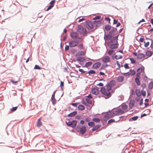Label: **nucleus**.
Wrapping results in <instances>:
<instances>
[{
	"mask_svg": "<svg viewBox=\"0 0 153 153\" xmlns=\"http://www.w3.org/2000/svg\"><path fill=\"white\" fill-rule=\"evenodd\" d=\"M109 111L107 112L105 115L103 117V119L104 121H106L110 118L114 117L115 116L114 111Z\"/></svg>",
	"mask_w": 153,
	"mask_h": 153,
	"instance_id": "f257e3e1",
	"label": "nucleus"
},
{
	"mask_svg": "<svg viewBox=\"0 0 153 153\" xmlns=\"http://www.w3.org/2000/svg\"><path fill=\"white\" fill-rule=\"evenodd\" d=\"M111 88H108V91H106L105 88L102 87L101 88L100 91L102 94L109 97L111 96V93L109 92V91L111 90Z\"/></svg>",
	"mask_w": 153,
	"mask_h": 153,
	"instance_id": "f03ea898",
	"label": "nucleus"
},
{
	"mask_svg": "<svg viewBox=\"0 0 153 153\" xmlns=\"http://www.w3.org/2000/svg\"><path fill=\"white\" fill-rule=\"evenodd\" d=\"M76 128L77 131L80 133L82 134H84L86 131V127L85 126H82L80 127L78 125Z\"/></svg>",
	"mask_w": 153,
	"mask_h": 153,
	"instance_id": "7ed1b4c3",
	"label": "nucleus"
},
{
	"mask_svg": "<svg viewBox=\"0 0 153 153\" xmlns=\"http://www.w3.org/2000/svg\"><path fill=\"white\" fill-rule=\"evenodd\" d=\"M77 31L80 34H82L84 33V34L87 33L86 29L84 28L83 26L81 25H79L78 26Z\"/></svg>",
	"mask_w": 153,
	"mask_h": 153,
	"instance_id": "20e7f679",
	"label": "nucleus"
},
{
	"mask_svg": "<svg viewBox=\"0 0 153 153\" xmlns=\"http://www.w3.org/2000/svg\"><path fill=\"white\" fill-rule=\"evenodd\" d=\"M66 122L68 126L74 128L76 127L77 122L76 120H73L71 121H68V122L66 121Z\"/></svg>",
	"mask_w": 153,
	"mask_h": 153,
	"instance_id": "39448f33",
	"label": "nucleus"
},
{
	"mask_svg": "<svg viewBox=\"0 0 153 153\" xmlns=\"http://www.w3.org/2000/svg\"><path fill=\"white\" fill-rule=\"evenodd\" d=\"M119 35L115 36L113 37L112 39H110V41L108 43V44L109 45L110 43H118V39Z\"/></svg>",
	"mask_w": 153,
	"mask_h": 153,
	"instance_id": "423d86ee",
	"label": "nucleus"
},
{
	"mask_svg": "<svg viewBox=\"0 0 153 153\" xmlns=\"http://www.w3.org/2000/svg\"><path fill=\"white\" fill-rule=\"evenodd\" d=\"M86 27L88 30H90L93 28V26L91 21H88L86 22Z\"/></svg>",
	"mask_w": 153,
	"mask_h": 153,
	"instance_id": "0eeeda50",
	"label": "nucleus"
},
{
	"mask_svg": "<svg viewBox=\"0 0 153 153\" xmlns=\"http://www.w3.org/2000/svg\"><path fill=\"white\" fill-rule=\"evenodd\" d=\"M114 116H117L119 115H121L125 113V111L122 110L121 109H117L116 111H114Z\"/></svg>",
	"mask_w": 153,
	"mask_h": 153,
	"instance_id": "6e6552de",
	"label": "nucleus"
},
{
	"mask_svg": "<svg viewBox=\"0 0 153 153\" xmlns=\"http://www.w3.org/2000/svg\"><path fill=\"white\" fill-rule=\"evenodd\" d=\"M115 85V82L113 80H111L110 82H108L106 85L107 87H110L111 88V87Z\"/></svg>",
	"mask_w": 153,
	"mask_h": 153,
	"instance_id": "1a4fd4ad",
	"label": "nucleus"
},
{
	"mask_svg": "<svg viewBox=\"0 0 153 153\" xmlns=\"http://www.w3.org/2000/svg\"><path fill=\"white\" fill-rule=\"evenodd\" d=\"M69 44L70 47H73L79 44V42L76 41H72L69 42Z\"/></svg>",
	"mask_w": 153,
	"mask_h": 153,
	"instance_id": "9d476101",
	"label": "nucleus"
},
{
	"mask_svg": "<svg viewBox=\"0 0 153 153\" xmlns=\"http://www.w3.org/2000/svg\"><path fill=\"white\" fill-rule=\"evenodd\" d=\"M70 36L73 39H77L78 37V34L77 32H72L70 33Z\"/></svg>",
	"mask_w": 153,
	"mask_h": 153,
	"instance_id": "9b49d317",
	"label": "nucleus"
},
{
	"mask_svg": "<svg viewBox=\"0 0 153 153\" xmlns=\"http://www.w3.org/2000/svg\"><path fill=\"white\" fill-rule=\"evenodd\" d=\"M112 37V35L110 33H109L107 34L105 36V35L104 37V39L105 40H109L111 39Z\"/></svg>",
	"mask_w": 153,
	"mask_h": 153,
	"instance_id": "f8f14e48",
	"label": "nucleus"
},
{
	"mask_svg": "<svg viewBox=\"0 0 153 153\" xmlns=\"http://www.w3.org/2000/svg\"><path fill=\"white\" fill-rule=\"evenodd\" d=\"M103 19H101V20H98L93 21L94 24L96 25L97 27H99L102 24V21Z\"/></svg>",
	"mask_w": 153,
	"mask_h": 153,
	"instance_id": "ddd939ff",
	"label": "nucleus"
},
{
	"mask_svg": "<svg viewBox=\"0 0 153 153\" xmlns=\"http://www.w3.org/2000/svg\"><path fill=\"white\" fill-rule=\"evenodd\" d=\"M101 64L100 62H96L93 65L92 68L96 69L100 67L101 66Z\"/></svg>",
	"mask_w": 153,
	"mask_h": 153,
	"instance_id": "4468645a",
	"label": "nucleus"
},
{
	"mask_svg": "<svg viewBox=\"0 0 153 153\" xmlns=\"http://www.w3.org/2000/svg\"><path fill=\"white\" fill-rule=\"evenodd\" d=\"M118 43L111 44L110 46V48L111 49H117L118 48Z\"/></svg>",
	"mask_w": 153,
	"mask_h": 153,
	"instance_id": "2eb2a0df",
	"label": "nucleus"
},
{
	"mask_svg": "<svg viewBox=\"0 0 153 153\" xmlns=\"http://www.w3.org/2000/svg\"><path fill=\"white\" fill-rule=\"evenodd\" d=\"M91 92L93 94L97 95L99 93V91L97 89L94 88L92 89Z\"/></svg>",
	"mask_w": 153,
	"mask_h": 153,
	"instance_id": "dca6fc26",
	"label": "nucleus"
},
{
	"mask_svg": "<svg viewBox=\"0 0 153 153\" xmlns=\"http://www.w3.org/2000/svg\"><path fill=\"white\" fill-rule=\"evenodd\" d=\"M110 58L109 56H106L102 60V61L104 63H106L110 61Z\"/></svg>",
	"mask_w": 153,
	"mask_h": 153,
	"instance_id": "f3484780",
	"label": "nucleus"
},
{
	"mask_svg": "<svg viewBox=\"0 0 153 153\" xmlns=\"http://www.w3.org/2000/svg\"><path fill=\"white\" fill-rule=\"evenodd\" d=\"M76 60L79 62H83L85 60V59L84 57H79L77 58Z\"/></svg>",
	"mask_w": 153,
	"mask_h": 153,
	"instance_id": "a211bd4d",
	"label": "nucleus"
},
{
	"mask_svg": "<svg viewBox=\"0 0 153 153\" xmlns=\"http://www.w3.org/2000/svg\"><path fill=\"white\" fill-rule=\"evenodd\" d=\"M145 56V55L143 53H140L137 55V58L138 59H142Z\"/></svg>",
	"mask_w": 153,
	"mask_h": 153,
	"instance_id": "6ab92c4d",
	"label": "nucleus"
},
{
	"mask_svg": "<svg viewBox=\"0 0 153 153\" xmlns=\"http://www.w3.org/2000/svg\"><path fill=\"white\" fill-rule=\"evenodd\" d=\"M77 114L76 111H74L68 115V117H73L75 116Z\"/></svg>",
	"mask_w": 153,
	"mask_h": 153,
	"instance_id": "aec40b11",
	"label": "nucleus"
},
{
	"mask_svg": "<svg viewBox=\"0 0 153 153\" xmlns=\"http://www.w3.org/2000/svg\"><path fill=\"white\" fill-rule=\"evenodd\" d=\"M135 102L134 100H131L129 103V107L130 108L132 109L133 107L134 106L135 104Z\"/></svg>",
	"mask_w": 153,
	"mask_h": 153,
	"instance_id": "412c9836",
	"label": "nucleus"
},
{
	"mask_svg": "<svg viewBox=\"0 0 153 153\" xmlns=\"http://www.w3.org/2000/svg\"><path fill=\"white\" fill-rule=\"evenodd\" d=\"M122 108L125 113L128 111V106L126 104L123 105L122 106Z\"/></svg>",
	"mask_w": 153,
	"mask_h": 153,
	"instance_id": "4be33fe9",
	"label": "nucleus"
},
{
	"mask_svg": "<svg viewBox=\"0 0 153 153\" xmlns=\"http://www.w3.org/2000/svg\"><path fill=\"white\" fill-rule=\"evenodd\" d=\"M135 93L137 96L140 97L141 96V94L140 91V89H137L135 91Z\"/></svg>",
	"mask_w": 153,
	"mask_h": 153,
	"instance_id": "5701e85b",
	"label": "nucleus"
},
{
	"mask_svg": "<svg viewBox=\"0 0 153 153\" xmlns=\"http://www.w3.org/2000/svg\"><path fill=\"white\" fill-rule=\"evenodd\" d=\"M41 119V118H40L37 122V126L38 127H40L42 125V123L40 121Z\"/></svg>",
	"mask_w": 153,
	"mask_h": 153,
	"instance_id": "b1692460",
	"label": "nucleus"
},
{
	"mask_svg": "<svg viewBox=\"0 0 153 153\" xmlns=\"http://www.w3.org/2000/svg\"><path fill=\"white\" fill-rule=\"evenodd\" d=\"M124 80V77L122 76H119L117 78V80L119 82H121Z\"/></svg>",
	"mask_w": 153,
	"mask_h": 153,
	"instance_id": "393cba45",
	"label": "nucleus"
},
{
	"mask_svg": "<svg viewBox=\"0 0 153 153\" xmlns=\"http://www.w3.org/2000/svg\"><path fill=\"white\" fill-rule=\"evenodd\" d=\"M111 27H112L111 25H107L105 26V29L106 30L108 31L111 29Z\"/></svg>",
	"mask_w": 153,
	"mask_h": 153,
	"instance_id": "a878e982",
	"label": "nucleus"
},
{
	"mask_svg": "<svg viewBox=\"0 0 153 153\" xmlns=\"http://www.w3.org/2000/svg\"><path fill=\"white\" fill-rule=\"evenodd\" d=\"M92 64V62H86L84 66L83 67L88 68V67L90 66Z\"/></svg>",
	"mask_w": 153,
	"mask_h": 153,
	"instance_id": "bb28decb",
	"label": "nucleus"
},
{
	"mask_svg": "<svg viewBox=\"0 0 153 153\" xmlns=\"http://www.w3.org/2000/svg\"><path fill=\"white\" fill-rule=\"evenodd\" d=\"M85 107L84 105H79L78 106V109L79 110H80L81 111H82V110H84L85 109Z\"/></svg>",
	"mask_w": 153,
	"mask_h": 153,
	"instance_id": "cd10ccee",
	"label": "nucleus"
},
{
	"mask_svg": "<svg viewBox=\"0 0 153 153\" xmlns=\"http://www.w3.org/2000/svg\"><path fill=\"white\" fill-rule=\"evenodd\" d=\"M146 56H150L152 55V53L151 51H148L146 52Z\"/></svg>",
	"mask_w": 153,
	"mask_h": 153,
	"instance_id": "c85d7f7f",
	"label": "nucleus"
},
{
	"mask_svg": "<svg viewBox=\"0 0 153 153\" xmlns=\"http://www.w3.org/2000/svg\"><path fill=\"white\" fill-rule=\"evenodd\" d=\"M100 127V125H97L95 126H93V127L92 129V130L93 131H96L97 129L99 128Z\"/></svg>",
	"mask_w": 153,
	"mask_h": 153,
	"instance_id": "c756f323",
	"label": "nucleus"
},
{
	"mask_svg": "<svg viewBox=\"0 0 153 153\" xmlns=\"http://www.w3.org/2000/svg\"><path fill=\"white\" fill-rule=\"evenodd\" d=\"M135 81L138 85H140V82L139 79L138 77H136L135 78Z\"/></svg>",
	"mask_w": 153,
	"mask_h": 153,
	"instance_id": "7c9ffc66",
	"label": "nucleus"
},
{
	"mask_svg": "<svg viewBox=\"0 0 153 153\" xmlns=\"http://www.w3.org/2000/svg\"><path fill=\"white\" fill-rule=\"evenodd\" d=\"M138 118V116H135L133 117H132L130 119H129V121H131V120H132L133 121H135L137 120Z\"/></svg>",
	"mask_w": 153,
	"mask_h": 153,
	"instance_id": "2f4dec72",
	"label": "nucleus"
},
{
	"mask_svg": "<svg viewBox=\"0 0 153 153\" xmlns=\"http://www.w3.org/2000/svg\"><path fill=\"white\" fill-rule=\"evenodd\" d=\"M92 121L97 123H99L100 121V119L98 118H95L92 119Z\"/></svg>",
	"mask_w": 153,
	"mask_h": 153,
	"instance_id": "473e14b6",
	"label": "nucleus"
},
{
	"mask_svg": "<svg viewBox=\"0 0 153 153\" xmlns=\"http://www.w3.org/2000/svg\"><path fill=\"white\" fill-rule=\"evenodd\" d=\"M88 125L89 126L92 127L94 126L95 124L93 122H91L88 123Z\"/></svg>",
	"mask_w": 153,
	"mask_h": 153,
	"instance_id": "72a5a7b5",
	"label": "nucleus"
},
{
	"mask_svg": "<svg viewBox=\"0 0 153 153\" xmlns=\"http://www.w3.org/2000/svg\"><path fill=\"white\" fill-rule=\"evenodd\" d=\"M112 28L113 29L111 30V31H110L109 32V33L111 34L113 36H114V34H113V33L114 32H115V28L114 27H112Z\"/></svg>",
	"mask_w": 153,
	"mask_h": 153,
	"instance_id": "f704fd0d",
	"label": "nucleus"
},
{
	"mask_svg": "<svg viewBox=\"0 0 153 153\" xmlns=\"http://www.w3.org/2000/svg\"><path fill=\"white\" fill-rule=\"evenodd\" d=\"M143 68L142 67L139 68L137 70V72L140 74H141L143 71Z\"/></svg>",
	"mask_w": 153,
	"mask_h": 153,
	"instance_id": "c9c22d12",
	"label": "nucleus"
},
{
	"mask_svg": "<svg viewBox=\"0 0 153 153\" xmlns=\"http://www.w3.org/2000/svg\"><path fill=\"white\" fill-rule=\"evenodd\" d=\"M148 87L150 89H152L153 88V82H151L148 85Z\"/></svg>",
	"mask_w": 153,
	"mask_h": 153,
	"instance_id": "e433bc0d",
	"label": "nucleus"
},
{
	"mask_svg": "<svg viewBox=\"0 0 153 153\" xmlns=\"http://www.w3.org/2000/svg\"><path fill=\"white\" fill-rule=\"evenodd\" d=\"M84 54V52L83 51H79L77 53L76 55L78 56H80L83 55Z\"/></svg>",
	"mask_w": 153,
	"mask_h": 153,
	"instance_id": "4c0bfd02",
	"label": "nucleus"
},
{
	"mask_svg": "<svg viewBox=\"0 0 153 153\" xmlns=\"http://www.w3.org/2000/svg\"><path fill=\"white\" fill-rule=\"evenodd\" d=\"M85 100L89 104H91L92 103L91 100L88 98H86L85 99Z\"/></svg>",
	"mask_w": 153,
	"mask_h": 153,
	"instance_id": "58836bf2",
	"label": "nucleus"
},
{
	"mask_svg": "<svg viewBox=\"0 0 153 153\" xmlns=\"http://www.w3.org/2000/svg\"><path fill=\"white\" fill-rule=\"evenodd\" d=\"M88 74H94L96 73V72L95 71L93 70H90L88 71Z\"/></svg>",
	"mask_w": 153,
	"mask_h": 153,
	"instance_id": "ea45409f",
	"label": "nucleus"
},
{
	"mask_svg": "<svg viewBox=\"0 0 153 153\" xmlns=\"http://www.w3.org/2000/svg\"><path fill=\"white\" fill-rule=\"evenodd\" d=\"M141 94L143 97H145L146 95V91H144L143 89H142L141 91Z\"/></svg>",
	"mask_w": 153,
	"mask_h": 153,
	"instance_id": "a19ab883",
	"label": "nucleus"
},
{
	"mask_svg": "<svg viewBox=\"0 0 153 153\" xmlns=\"http://www.w3.org/2000/svg\"><path fill=\"white\" fill-rule=\"evenodd\" d=\"M123 75L125 76H130L131 74L129 72H128L126 73H122Z\"/></svg>",
	"mask_w": 153,
	"mask_h": 153,
	"instance_id": "79ce46f5",
	"label": "nucleus"
},
{
	"mask_svg": "<svg viewBox=\"0 0 153 153\" xmlns=\"http://www.w3.org/2000/svg\"><path fill=\"white\" fill-rule=\"evenodd\" d=\"M130 71L131 72L132 75H134L135 74L136 72L134 70L132 69H130Z\"/></svg>",
	"mask_w": 153,
	"mask_h": 153,
	"instance_id": "37998d69",
	"label": "nucleus"
},
{
	"mask_svg": "<svg viewBox=\"0 0 153 153\" xmlns=\"http://www.w3.org/2000/svg\"><path fill=\"white\" fill-rule=\"evenodd\" d=\"M114 57H115V59H120L122 58V56H121V55L117 56V55H115V56Z\"/></svg>",
	"mask_w": 153,
	"mask_h": 153,
	"instance_id": "c03bdc74",
	"label": "nucleus"
},
{
	"mask_svg": "<svg viewBox=\"0 0 153 153\" xmlns=\"http://www.w3.org/2000/svg\"><path fill=\"white\" fill-rule=\"evenodd\" d=\"M34 69L38 70H40L41 69V68L40 67H39L38 65H36L35 66Z\"/></svg>",
	"mask_w": 153,
	"mask_h": 153,
	"instance_id": "a18cd8bd",
	"label": "nucleus"
},
{
	"mask_svg": "<svg viewBox=\"0 0 153 153\" xmlns=\"http://www.w3.org/2000/svg\"><path fill=\"white\" fill-rule=\"evenodd\" d=\"M101 18V16H97L93 18V20H96L99 19Z\"/></svg>",
	"mask_w": 153,
	"mask_h": 153,
	"instance_id": "49530a36",
	"label": "nucleus"
},
{
	"mask_svg": "<svg viewBox=\"0 0 153 153\" xmlns=\"http://www.w3.org/2000/svg\"><path fill=\"white\" fill-rule=\"evenodd\" d=\"M17 108V106L13 107L11 109L10 111H14L16 110Z\"/></svg>",
	"mask_w": 153,
	"mask_h": 153,
	"instance_id": "de8ad7c7",
	"label": "nucleus"
},
{
	"mask_svg": "<svg viewBox=\"0 0 153 153\" xmlns=\"http://www.w3.org/2000/svg\"><path fill=\"white\" fill-rule=\"evenodd\" d=\"M114 52V51L113 50H109L108 51V53L109 55H111Z\"/></svg>",
	"mask_w": 153,
	"mask_h": 153,
	"instance_id": "09e8293b",
	"label": "nucleus"
},
{
	"mask_svg": "<svg viewBox=\"0 0 153 153\" xmlns=\"http://www.w3.org/2000/svg\"><path fill=\"white\" fill-rule=\"evenodd\" d=\"M130 60L131 61V63L132 64H134L135 63V61L134 59L132 58H130Z\"/></svg>",
	"mask_w": 153,
	"mask_h": 153,
	"instance_id": "8fccbe9b",
	"label": "nucleus"
},
{
	"mask_svg": "<svg viewBox=\"0 0 153 153\" xmlns=\"http://www.w3.org/2000/svg\"><path fill=\"white\" fill-rule=\"evenodd\" d=\"M71 53L74 54L76 52L77 50L73 48L71 49Z\"/></svg>",
	"mask_w": 153,
	"mask_h": 153,
	"instance_id": "3c124183",
	"label": "nucleus"
},
{
	"mask_svg": "<svg viewBox=\"0 0 153 153\" xmlns=\"http://www.w3.org/2000/svg\"><path fill=\"white\" fill-rule=\"evenodd\" d=\"M144 43H145L144 46L145 47H147L149 45V42H146H146L145 41H144Z\"/></svg>",
	"mask_w": 153,
	"mask_h": 153,
	"instance_id": "603ef678",
	"label": "nucleus"
},
{
	"mask_svg": "<svg viewBox=\"0 0 153 153\" xmlns=\"http://www.w3.org/2000/svg\"><path fill=\"white\" fill-rule=\"evenodd\" d=\"M141 86L143 88V89L144 90V89L146 87V85L144 83H143L141 85Z\"/></svg>",
	"mask_w": 153,
	"mask_h": 153,
	"instance_id": "864d4df0",
	"label": "nucleus"
},
{
	"mask_svg": "<svg viewBox=\"0 0 153 153\" xmlns=\"http://www.w3.org/2000/svg\"><path fill=\"white\" fill-rule=\"evenodd\" d=\"M115 122V120H114L113 119H111L110 120H109L108 121V123H113Z\"/></svg>",
	"mask_w": 153,
	"mask_h": 153,
	"instance_id": "5fc2aeb1",
	"label": "nucleus"
},
{
	"mask_svg": "<svg viewBox=\"0 0 153 153\" xmlns=\"http://www.w3.org/2000/svg\"><path fill=\"white\" fill-rule=\"evenodd\" d=\"M124 66L125 67V68L126 69H128L129 68V67L128 65V64L127 63H126L124 65Z\"/></svg>",
	"mask_w": 153,
	"mask_h": 153,
	"instance_id": "6e6d98bb",
	"label": "nucleus"
},
{
	"mask_svg": "<svg viewBox=\"0 0 153 153\" xmlns=\"http://www.w3.org/2000/svg\"><path fill=\"white\" fill-rule=\"evenodd\" d=\"M52 103L53 105H54L56 101V100L55 99H53L52 100H51Z\"/></svg>",
	"mask_w": 153,
	"mask_h": 153,
	"instance_id": "4d7b16f0",
	"label": "nucleus"
},
{
	"mask_svg": "<svg viewBox=\"0 0 153 153\" xmlns=\"http://www.w3.org/2000/svg\"><path fill=\"white\" fill-rule=\"evenodd\" d=\"M69 45H66L65 47V51H67L69 50Z\"/></svg>",
	"mask_w": 153,
	"mask_h": 153,
	"instance_id": "13d9d810",
	"label": "nucleus"
},
{
	"mask_svg": "<svg viewBox=\"0 0 153 153\" xmlns=\"http://www.w3.org/2000/svg\"><path fill=\"white\" fill-rule=\"evenodd\" d=\"M53 6V5H50L48 7L47 11L51 9Z\"/></svg>",
	"mask_w": 153,
	"mask_h": 153,
	"instance_id": "bf43d9fd",
	"label": "nucleus"
},
{
	"mask_svg": "<svg viewBox=\"0 0 153 153\" xmlns=\"http://www.w3.org/2000/svg\"><path fill=\"white\" fill-rule=\"evenodd\" d=\"M79 71L81 72V73L82 74V73H85V72H86V71H84L82 69H79Z\"/></svg>",
	"mask_w": 153,
	"mask_h": 153,
	"instance_id": "052dcab7",
	"label": "nucleus"
},
{
	"mask_svg": "<svg viewBox=\"0 0 153 153\" xmlns=\"http://www.w3.org/2000/svg\"><path fill=\"white\" fill-rule=\"evenodd\" d=\"M116 63H117V65L118 66V68H117V69H118V70H119V69L120 68V63H119V62L118 61H116Z\"/></svg>",
	"mask_w": 153,
	"mask_h": 153,
	"instance_id": "680f3d73",
	"label": "nucleus"
},
{
	"mask_svg": "<svg viewBox=\"0 0 153 153\" xmlns=\"http://www.w3.org/2000/svg\"><path fill=\"white\" fill-rule=\"evenodd\" d=\"M105 20L106 21H108L109 23H110V21H111V19L109 18V17H105Z\"/></svg>",
	"mask_w": 153,
	"mask_h": 153,
	"instance_id": "e2e57ef3",
	"label": "nucleus"
},
{
	"mask_svg": "<svg viewBox=\"0 0 153 153\" xmlns=\"http://www.w3.org/2000/svg\"><path fill=\"white\" fill-rule=\"evenodd\" d=\"M55 2V0H52V1H51L50 3V5H54Z\"/></svg>",
	"mask_w": 153,
	"mask_h": 153,
	"instance_id": "0e129e2a",
	"label": "nucleus"
},
{
	"mask_svg": "<svg viewBox=\"0 0 153 153\" xmlns=\"http://www.w3.org/2000/svg\"><path fill=\"white\" fill-rule=\"evenodd\" d=\"M78 47L79 49H83V45L82 44H80L79 45Z\"/></svg>",
	"mask_w": 153,
	"mask_h": 153,
	"instance_id": "69168bd1",
	"label": "nucleus"
},
{
	"mask_svg": "<svg viewBox=\"0 0 153 153\" xmlns=\"http://www.w3.org/2000/svg\"><path fill=\"white\" fill-rule=\"evenodd\" d=\"M97 86H99L100 87H102L103 86V84L101 82H100L99 83L97 84Z\"/></svg>",
	"mask_w": 153,
	"mask_h": 153,
	"instance_id": "338daca9",
	"label": "nucleus"
},
{
	"mask_svg": "<svg viewBox=\"0 0 153 153\" xmlns=\"http://www.w3.org/2000/svg\"><path fill=\"white\" fill-rule=\"evenodd\" d=\"M102 67H103V68H104V69H105V68L108 67V64H102Z\"/></svg>",
	"mask_w": 153,
	"mask_h": 153,
	"instance_id": "774afa93",
	"label": "nucleus"
}]
</instances>
